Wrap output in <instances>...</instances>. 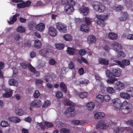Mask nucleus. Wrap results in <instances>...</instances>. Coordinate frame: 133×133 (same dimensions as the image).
I'll list each match as a JSON object with an SVG mask.
<instances>
[{"instance_id":"f257e3e1","label":"nucleus","mask_w":133,"mask_h":133,"mask_svg":"<svg viewBox=\"0 0 133 133\" xmlns=\"http://www.w3.org/2000/svg\"><path fill=\"white\" fill-rule=\"evenodd\" d=\"M111 71L107 70L105 72L107 77L109 78V79L106 80V82L108 84H114V82L117 80L115 78V77H119L122 73L121 70L118 68H112Z\"/></svg>"},{"instance_id":"f03ea898","label":"nucleus","mask_w":133,"mask_h":133,"mask_svg":"<svg viewBox=\"0 0 133 133\" xmlns=\"http://www.w3.org/2000/svg\"><path fill=\"white\" fill-rule=\"evenodd\" d=\"M92 6L93 9L99 13L104 12L105 9V6L103 4L97 2H95Z\"/></svg>"},{"instance_id":"7ed1b4c3","label":"nucleus","mask_w":133,"mask_h":133,"mask_svg":"<svg viewBox=\"0 0 133 133\" xmlns=\"http://www.w3.org/2000/svg\"><path fill=\"white\" fill-rule=\"evenodd\" d=\"M57 29L60 32L65 33L67 31L66 25L61 22H58L56 24Z\"/></svg>"},{"instance_id":"20e7f679","label":"nucleus","mask_w":133,"mask_h":133,"mask_svg":"<svg viewBox=\"0 0 133 133\" xmlns=\"http://www.w3.org/2000/svg\"><path fill=\"white\" fill-rule=\"evenodd\" d=\"M39 52L41 55L45 57H49L52 55L51 50L46 49H41L39 51Z\"/></svg>"},{"instance_id":"39448f33","label":"nucleus","mask_w":133,"mask_h":133,"mask_svg":"<svg viewBox=\"0 0 133 133\" xmlns=\"http://www.w3.org/2000/svg\"><path fill=\"white\" fill-rule=\"evenodd\" d=\"M74 5H72V4H67L64 7V10L65 12L68 14H71L72 12L74 11V9L73 6Z\"/></svg>"},{"instance_id":"423d86ee","label":"nucleus","mask_w":133,"mask_h":133,"mask_svg":"<svg viewBox=\"0 0 133 133\" xmlns=\"http://www.w3.org/2000/svg\"><path fill=\"white\" fill-rule=\"evenodd\" d=\"M75 110V109H67L64 112V113L68 117H74L76 115V114L74 112Z\"/></svg>"},{"instance_id":"0eeeda50","label":"nucleus","mask_w":133,"mask_h":133,"mask_svg":"<svg viewBox=\"0 0 133 133\" xmlns=\"http://www.w3.org/2000/svg\"><path fill=\"white\" fill-rule=\"evenodd\" d=\"M79 11L80 13L83 16L88 15L89 12V9L88 7L83 5L79 8Z\"/></svg>"},{"instance_id":"6e6552de","label":"nucleus","mask_w":133,"mask_h":133,"mask_svg":"<svg viewBox=\"0 0 133 133\" xmlns=\"http://www.w3.org/2000/svg\"><path fill=\"white\" fill-rule=\"evenodd\" d=\"M108 127L106 121H101L99 122L96 125L97 128H100L101 129H105Z\"/></svg>"},{"instance_id":"1a4fd4ad","label":"nucleus","mask_w":133,"mask_h":133,"mask_svg":"<svg viewBox=\"0 0 133 133\" xmlns=\"http://www.w3.org/2000/svg\"><path fill=\"white\" fill-rule=\"evenodd\" d=\"M115 88L117 90H121L124 89V84L121 82L117 81L114 84Z\"/></svg>"},{"instance_id":"9d476101","label":"nucleus","mask_w":133,"mask_h":133,"mask_svg":"<svg viewBox=\"0 0 133 133\" xmlns=\"http://www.w3.org/2000/svg\"><path fill=\"white\" fill-rule=\"evenodd\" d=\"M112 47L114 50L117 52L121 50L122 49L121 45L117 42H115L112 44Z\"/></svg>"},{"instance_id":"9b49d317","label":"nucleus","mask_w":133,"mask_h":133,"mask_svg":"<svg viewBox=\"0 0 133 133\" xmlns=\"http://www.w3.org/2000/svg\"><path fill=\"white\" fill-rule=\"evenodd\" d=\"M42 105L41 101L39 99H35L31 103L30 105L31 107L34 106L36 107H39Z\"/></svg>"},{"instance_id":"f8f14e48","label":"nucleus","mask_w":133,"mask_h":133,"mask_svg":"<svg viewBox=\"0 0 133 133\" xmlns=\"http://www.w3.org/2000/svg\"><path fill=\"white\" fill-rule=\"evenodd\" d=\"M57 33L56 29L54 27L51 26L49 28L48 34L50 36L55 37L57 35Z\"/></svg>"},{"instance_id":"ddd939ff","label":"nucleus","mask_w":133,"mask_h":133,"mask_svg":"<svg viewBox=\"0 0 133 133\" xmlns=\"http://www.w3.org/2000/svg\"><path fill=\"white\" fill-rule=\"evenodd\" d=\"M112 102L114 107L117 108L121 106V100L118 98L112 99Z\"/></svg>"},{"instance_id":"4468645a","label":"nucleus","mask_w":133,"mask_h":133,"mask_svg":"<svg viewBox=\"0 0 133 133\" xmlns=\"http://www.w3.org/2000/svg\"><path fill=\"white\" fill-rule=\"evenodd\" d=\"M128 15L126 12H122L120 14V16L119 18V19L121 21H125L127 19Z\"/></svg>"},{"instance_id":"2eb2a0df","label":"nucleus","mask_w":133,"mask_h":133,"mask_svg":"<svg viewBox=\"0 0 133 133\" xmlns=\"http://www.w3.org/2000/svg\"><path fill=\"white\" fill-rule=\"evenodd\" d=\"M105 115V114L103 112H97L94 114V118L95 119H99L103 118Z\"/></svg>"},{"instance_id":"dca6fc26","label":"nucleus","mask_w":133,"mask_h":133,"mask_svg":"<svg viewBox=\"0 0 133 133\" xmlns=\"http://www.w3.org/2000/svg\"><path fill=\"white\" fill-rule=\"evenodd\" d=\"M118 37V35L112 32L109 33L108 35V38L112 40H116L117 38Z\"/></svg>"},{"instance_id":"f3484780","label":"nucleus","mask_w":133,"mask_h":133,"mask_svg":"<svg viewBox=\"0 0 133 133\" xmlns=\"http://www.w3.org/2000/svg\"><path fill=\"white\" fill-rule=\"evenodd\" d=\"M9 120L11 122L17 123L21 121V119L16 117H11L8 118Z\"/></svg>"},{"instance_id":"a211bd4d","label":"nucleus","mask_w":133,"mask_h":133,"mask_svg":"<svg viewBox=\"0 0 133 133\" xmlns=\"http://www.w3.org/2000/svg\"><path fill=\"white\" fill-rule=\"evenodd\" d=\"M36 28L39 31L43 32L45 29V26L43 23H40L37 25Z\"/></svg>"},{"instance_id":"6ab92c4d","label":"nucleus","mask_w":133,"mask_h":133,"mask_svg":"<svg viewBox=\"0 0 133 133\" xmlns=\"http://www.w3.org/2000/svg\"><path fill=\"white\" fill-rule=\"evenodd\" d=\"M120 96L121 98L126 99H129L130 98V94L126 92H121L120 94Z\"/></svg>"},{"instance_id":"aec40b11","label":"nucleus","mask_w":133,"mask_h":133,"mask_svg":"<svg viewBox=\"0 0 133 133\" xmlns=\"http://www.w3.org/2000/svg\"><path fill=\"white\" fill-rule=\"evenodd\" d=\"M98 62L100 64L107 65L109 64V60L107 59L101 58L98 59Z\"/></svg>"},{"instance_id":"412c9836","label":"nucleus","mask_w":133,"mask_h":133,"mask_svg":"<svg viewBox=\"0 0 133 133\" xmlns=\"http://www.w3.org/2000/svg\"><path fill=\"white\" fill-rule=\"evenodd\" d=\"M8 83L10 85H13L17 87L18 85V83L17 81L15 79H9Z\"/></svg>"},{"instance_id":"4be33fe9","label":"nucleus","mask_w":133,"mask_h":133,"mask_svg":"<svg viewBox=\"0 0 133 133\" xmlns=\"http://www.w3.org/2000/svg\"><path fill=\"white\" fill-rule=\"evenodd\" d=\"M96 37L92 35L89 36L87 39V41L89 43H94L96 41Z\"/></svg>"},{"instance_id":"5701e85b","label":"nucleus","mask_w":133,"mask_h":133,"mask_svg":"<svg viewBox=\"0 0 133 133\" xmlns=\"http://www.w3.org/2000/svg\"><path fill=\"white\" fill-rule=\"evenodd\" d=\"M20 14L19 13H17L13 16V18H11L10 19V21H8V22L10 24H13L15 22H16L17 19L16 17L19 16Z\"/></svg>"},{"instance_id":"b1692460","label":"nucleus","mask_w":133,"mask_h":133,"mask_svg":"<svg viewBox=\"0 0 133 133\" xmlns=\"http://www.w3.org/2000/svg\"><path fill=\"white\" fill-rule=\"evenodd\" d=\"M114 61L116 63H110L109 64L110 66H111L118 64L122 68H124L125 67L124 65L120 61L117 60H114Z\"/></svg>"},{"instance_id":"393cba45","label":"nucleus","mask_w":133,"mask_h":133,"mask_svg":"<svg viewBox=\"0 0 133 133\" xmlns=\"http://www.w3.org/2000/svg\"><path fill=\"white\" fill-rule=\"evenodd\" d=\"M108 16V15H97L96 16V17L98 19L104 21V20L107 19Z\"/></svg>"},{"instance_id":"a878e982","label":"nucleus","mask_w":133,"mask_h":133,"mask_svg":"<svg viewBox=\"0 0 133 133\" xmlns=\"http://www.w3.org/2000/svg\"><path fill=\"white\" fill-rule=\"evenodd\" d=\"M12 91L11 89H9L6 93L3 94V96L4 98H8L11 97L12 95Z\"/></svg>"},{"instance_id":"bb28decb","label":"nucleus","mask_w":133,"mask_h":133,"mask_svg":"<svg viewBox=\"0 0 133 133\" xmlns=\"http://www.w3.org/2000/svg\"><path fill=\"white\" fill-rule=\"evenodd\" d=\"M80 29L81 31H84L86 32L89 31V29L88 26L85 24H82L81 25Z\"/></svg>"},{"instance_id":"cd10ccee","label":"nucleus","mask_w":133,"mask_h":133,"mask_svg":"<svg viewBox=\"0 0 133 133\" xmlns=\"http://www.w3.org/2000/svg\"><path fill=\"white\" fill-rule=\"evenodd\" d=\"M59 87L61 90L65 92H66L67 88L65 84L63 82H61L59 84Z\"/></svg>"},{"instance_id":"c85d7f7f","label":"nucleus","mask_w":133,"mask_h":133,"mask_svg":"<svg viewBox=\"0 0 133 133\" xmlns=\"http://www.w3.org/2000/svg\"><path fill=\"white\" fill-rule=\"evenodd\" d=\"M70 3L72 5H75V2L72 0H62V3L63 4L66 5L67 4Z\"/></svg>"},{"instance_id":"c756f323","label":"nucleus","mask_w":133,"mask_h":133,"mask_svg":"<svg viewBox=\"0 0 133 133\" xmlns=\"http://www.w3.org/2000/svg\"><path fill=\"white\" fill-rule=\"evenodd\" d=\"M15 112L16 115L20 116L22 115L24 113V111L22 109H16L15 110Z\"/></svg>"},{"instance_id":"7c9ffc66","label":"nucleus","mask_w":133,"mask_h":133,"mask_svg":"<svg viewBox=\"0 0 133 133\" xmlns=\"http://www.w3.org/2000/svg\"><path fill=\"white\" fill-rule=\"evenodd\" d=\"M75 50L73 48L68 47L67 50V53L70 55H73L74 54Z\"/></svg>"},{"instance_id":"2f4dec72","label":"nucleus","mask_w":133,"mask_h":133,"mask_svg":"<svg viewBox=\"0 0 133 133\" xmlns=\"http://www.w3.org/2000/svg\"><path fill=\"white\" fill-rule=\"evenodd\" d=\"M84 21L87 24L89 25L91 23L92 19L89 17H86L84 18Z\"/></svg>"},{"instance_id":"473e14b6","label":"nucleus","mask_w":133,"mask_h":133,"mask_svg":"<svg viewBox=\"0 0 133 133\" xmlns=\"http://www.w3.org/2000/svg\"><path fill=\"white\" fill-rule=\"evenodd\" d=\"M106 90L107 92L110 94H112L115 92L114 89L112 87H107L106 88Z\"/></svg>"},{"instance_id":"72a5a7b5","label":"nucleus","mask_w":133,"mask_h":133,"mask_svg":"<svg viewBox=\"0 0 133 133\" xmlns=\"http://www.w3.org/2000/svg\"><path fill=\"white\" fill-rule=\"evenodd\" d=\"M119 111H121L124 114H127L129 113V111L132 109H117Z\"/></svg>"},{"instance_id":"f704fd0d","label":"nucleus","mask_w":133,"mask_h":133,"mask_svg":"<svg viewBox=\"0 0 133 133\" xmlns=\"http://www.w3.org/2000/svg\"><path fill=\"white\" fill-rule=\"evenodd\" d=\"M34 46L37 48H39L41 47L42 44L41 42L39 40H35L34 42Z\"/></svg>"},{"instance_id":"c9c22d12","label":"nucleus","mask_w":133,"mask_h":133,"mask_svg":"<svg viewBox=\"0 0 133 133\" xmlns=\"http://www.w3.org/2000/svg\"><path fill=\"white\" fill-rule=\"evenodd\" d=\"M64 39L68 41H70L72 40V37L69 35H65L63 36Z\"/></svg>"},{"instance_id":"e433bc0d","label":"nucleus","mask_w":133,"mask_h":133,"mask_svg":"<svg viewBox=\"0 0 133 133\" xmlns=\"http://www.w3.org/2000/svg\"><path fill=\"white\" fill-rule=\"evenodd\" d=\"M88 95V94L86 92H80L79 94V97L82 98H86Z\"/></svg>"},{"instance_id":"4c0bfd02","label":"nucleus","mask_w":133,"mask_h":133,"mask_svg":"<svg viewBox=\"0 0 133 133\" xmlns=\"http://www.w3.org/2000/svg\"><path fill=\"white\" fill-rule=\"evenodd\" d=\"M17 31L20 33H23L25 31V30L24 28L22 26H19L17 29Z\"/></svg>"},{"instance_id":"58836bf2","label":"nucleus","mask_w":133,"mask_h":133,"mask_svg":"<svg viewBox=\"0 0 133 133\" xmlns=\"http://www.w3.org/2000/svg\"><path fill=\"white\" fill-rule=\"evenodd\" d=\"M66 105H69L71 107H75L76 105V104L75 103L70 101L67 100L66 101Z\"/></svg>"},{"instance_id":"ea45409f","label":"nucleus","mask_w":133,"mask_h":133,"mask_svg":"<svg viewBox=\"0 0 133 133\" xmlns=\"http://www.w3.org/2000/svg\"><path fill=\"white\" fill-rule=\"evenodd\" d=\"M97 24L102 27H103L105 25L104 21L98 19H97Z\"/></svg>"},{"instance_id":"a19ab883","label":"nucleus","mask_w":133,"mask_h":133,"mask_svg":"<svg viewBox=\"0 0 133 133\" xmlns=\"http://www.w3.org/2000/svg\"><path fill=\"white\" fill-rule=\"evenodd\" d=\"M55 95L56 97L58 98H61L63 97L62 93L61 91H56Z\"/></svg>"},{"instance_id":"79ce46f5","label":"nucleus","mask_w":133,"mask_h":133,"mask_svg":"<svg viewBox=\"0 0 133 133\" xmlns=\"http://www.w3.org/2000/svg\"><path fill=\"white\" fill-rule=\"evenodd\" d=\"M56 48L59 50H62L63 49L64 46L63 44H56L55 45Z\"/></svg>"},{"instance_id":"37998d69","label":"nucleus","mask_w":133,"mask_h":133,"mask_svg":"<svg viewBox=\"0 0 133 133\" xmlns=\"http://www.w3.org/2000/svg\"><path fill=\"white\" fill-rule=\"evenodd\" d=\"M51 105L50 102L49 100L46 101L43 104L42 107L44 108H46Z\"/></svg>"},{"instance_id":"c03bdc74","label":"nucleus","mask_w":133,"mask_h":133,"mask_svg":"<svg viewBox=\"0 0 133 133\" xmlns=\"http://www.w3.org/2000/svg\"><path fill=\"white\" fill-rule=\"evenodd\" d=\"M117 55L118 57H124L125 56V55L123 51H120L118 52Z\"/></svg>"},{"instance_id":"a18cd8bd","label":"nucleus","mask_w":133,"mask_h":133,"mask_svg":"<svg viewBox=\"0 0 133 133\" xmlns=\"http://www.w3.org/2000/svg\"><path fill=\"white\" fill-rule=\"evenodd\" d=\"M37 126H38L40 128V129H42L43 130H44L45 129V125L43 123L41 122L40 123H38L37 125Z\"/></svg>"},{"instance_id":"49530a36","label":"nucleus","mask_w":133,"mask_h":133,"mask_svg":"<svg viewBox=\"0 0 133 133\" xmlns=\"http://www.w3.org/2000/svg\"><path fill=\"white\" fill-rule=\"evenodd\" d=\"M86 106L89 108H94L95 107V104L93 102H89L87 104Z\"/></svg>"},{"instance_id":"de8ad7c7","label":"nucleus","mask_w":133,"mask_h":133,"mask_svg":"<svg viewBox=\"0 0 133 133\" xmlns=\"http://www.w3.org/2000/svg\"><path fill=\"white\" fill-rule=\"evenodd\" d=\"M126 92L129 93L130 96L133 97V88L130 87L128 89L127 91Z\"/></svg>"},{"instance_id":"09e8293b","label":"nucleus","mask_w":133,"mask_h":133,"mask_svg":"<svg viewBox=\"0 0 133 133\" xmlns=\"http://www.w3.org/2000/svg\"><path fill=\"white\" fill-rule=\"evenodd\" d=\"M33 96L34 98H37L40 96V93L39 91L37 90H36Z\"/></svg>"},{"instance_id":"8fccbe9b","label":"nucleus","mask_w":133,"mask_h":133,"mask_svg":"<svg viewBox=\"0 0 133 133\" xmlns=\"http://www.w3.org/2000/svg\"><path fill=\"white\" fill-rule=\"evenodd\" d=\"M70 132L69 130L66 128H62L60 131L61 133H70Z\"/></svg>"},{"instance_id":"3c124183","label":"nucleus","mask_w":133,"mask_h":133,"mask_svg":"<svg viewBox=\"0 0 133 133\" xmlns=\"http://www.w3.org/2000/svg\"><path fill=\"white\" fill-rule=\"evenodd\" d=\"M122 63L124 65H129L130 63V61L128 60H124L122 61Z\"/></svg>"},{"instance_id":"603ef678","label":"nucleus","mask_w":133,"mask_h":133,"mask_svg":"<svg viewBox=\"0 0 133 133\" xmlns=\"http://www.w3.org/2000/svg\"><path fill=\"white\" fill-rule=\"evenodd\" d=\"M77 60L78 62L80 63H82L83 62H84L85 63H87L86 60L82 57H81L80 58L78 59Z\"/></svg>"},{"instance_id":"864d4df0","label":"nucleus","mask_w":133,"mask_h":133,"mask_svg":"<svg viewBox=\"0 0 133 133\" xmlns=\"http://www.w3.org/2000/svg\"><path fill=\"white\" fill-rule=\"evenodd\" d=\"M35 84L37 85L42 84L43 83V81L40 79H36L35 80Z\"/></svg>"},{"instance_id":"5fc2aeb1","label":"nucleus","mask_w":133,"mask_h":133,"mask_svg":"<svg viewBox=\"0 0 133 133\" xmlns=\"http://www.w3.org/2000/svg\"><path fill=\"white\" fill-rule=\"evenodd\" d=\"M89 83V81L87 79H84L83 81L81 80L82 86L83 85H86Z\"/></svg>"},{"instance_id":"6e6d98bb","label":"nucleus","mask_w":133,"mask_h":133,"mask_svg":"<svg viewBox=\"0 0 133 133\" xmlns=\"http://www.w3.org/2000/svg\"><path fill=\"white\" fill-rule=\"evenodd\" d=\"M123 9V6L121 5H118L115 7V9L117 11L122 10Z\"/></svg>"},{"instance_id":"4d7b16f0","label":"nucleus","mask_w":133,"mask_h":133,"mask_svg":"<svg viewBox=\"0 0 133 133\" xmlns=\"http://www.w3.org/2000/svg\"><path fill=\"white\" fill-rule=\"evenodd\" d=\"M9 124L8 123L5 121H2L1 123V125L3 127H7Z\"/></svg>"},{"instance_id":"13d9d810","label":"nucleus","mask_w":133,"mask_h":133,"mask_svg":"<svg viewBox=\"0 0 133 133\" xmlns=\"http://www.w3.org/2000/svg\"><path fill=\"white\" fill-rule=\"evenodd\" d=\"M28 67L31 71L33 72H35L36 69L30 64H28Z\"/></svg>"},{"instance_id":"bf43d9fd","label":"nucleus","mask_w":133,"mask_h":133,"mask_svg":"<svg viewBox=\"0 0 133 133\" xmlns=\"http://www.w3.org/2000/svg\"><path fill=\"white\" fill-rule=\"evenodd\" d=\"M96 98L99 99L101 102H103L104 101V96L103 95L99 94L97 95L96 97Z\"/></svg>"},{"instance_id":"052dcab7","label":"nucleus","mask_w":133,"mask_h":133,"mask_svg":"<svg viewBox=\"0 0 133 133\" xmlns=\"http://www.w3.org/2000/svg\"><path fill=\"white\" fill-rule=\"evenodd\" d=\"M68 67L71 70L74 69L75 66L74 63L72 62H70L69 64Z\"/></svg>"},{"instance_id":"680f3d73","label":"nucleus","mask_w":133,"mask_h":133,"mask_svg":"<svg viewBox=\"0 0 133 133\" xmlns=\"http://www.w3.org/2000/svg\"><path fill=\"white\" fill-rule=\"evenodd\" d=\"M45 125L48 127L51 128L54 127V125L51 123L45 122Z\"/></svg>"},{"instance_id":"e2e57ef3","label":"nucleus","mask_w":133,"mask_h":133,"mask_svg":"<svg viewBox=\"0 0 133 133\" xmlns=\"http://www.w3.org/2000/svg\"><path fill=\"white\" fill-rule=\"evenodd\" d=\"M129 103L126 101H124V102L121 104V107H123L125 106L126 107H128V105H129Z\"/></svg>"},{"instance_id":"0e129e2a","label":"nucleus","mask_w":133,"mask_h":133,"mask_svg":"<svg viewBox=\"0 0 133 133\" xmlns=\"http://www.w3.org/2000/svg\"><path fill=\"white\" fill-rule=\"evenodd\" d=\"M26 64L25 63H22L20 64V66L24 69H26L28 67V64Z\"/></svg>"},{"instance_id":"69168bd1","label":"nucleus","mask_w":133,"mask_h":133,"mask_svg":"<svg viewBox=\"0 0 133 133\" xmlns=\"http://www.w3.org/2000/svg\"><path fill=\"white\" fill-rule=\"evenodd\" d=\"M44 80L46 82H48L52 80V79L50 76L46 75L45 76Z\"/></svg>"},{"instance_id":"338daca9","label":"nucleus","mask_w":133,"mask_h":133,"mask_svg":"<svg viewBox=\"0 0 133 133\" xmlns=\"http://www.w3.org/2000/svg\"><path fill=\"white\" fill-rule=\"evenodd\" d=\"M110 98V97L108 95H106L104 96V99L107 102L109 101Z\"/></svg>"},{"instance_id":"774afa93","label":"nucleus","mask_w":133,"mask_h":133,"mask_svg":"<svg viewBox=\"0 0 133 133\" xmlns=\"http://www.w3.org/2000/svg\"><path fill=\"white\" fill-rule=\"evenodd\" d=\"M86 53V50L83 49H82L79 50V54L81 55H83Z\"/></svg>"}]
</instances>
